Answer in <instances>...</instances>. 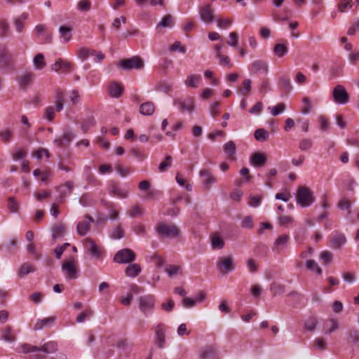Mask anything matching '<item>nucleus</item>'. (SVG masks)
Here are the masks:
<instances>
[{
  "instance_id": "f257e3e1",
  "label": "nucleus",
  "mask_w": 359,
  "mask_h": 359,
  "mask_svg": "<svg viewBox=\"0 0 359 359\" xmlns=\"http://www.w3.org/2000/svg\"><path fill=\"white\" fill-rule=\"evenodd\" d=\"M297 203L302 208L311 206L315 202V196L313 191L308 187L300 186L295 195Z\"/></svg>"
},
{
  "instance_id": "f03ea898",
  "label": "nucleus",
  "mask_w": 359,
  "mask_h": 359,
  "mask_svg": "<svg viewBox=\"0 0 359 359\" xmlns=\"http://www.w3.org/2000/svg\"><path fill=\"white\" fill-rule=\"evenodd\" d=\"M156 230L159 236L168 238H174L180 234V229L173 223L161 222Z\"/></svg>"
},
{
  "instance_id": "7ed1b4c3",
  "label": "nucleus",
  "mask_w": 359,
  "mask_h": 359,
  "mask_svg": "<svg viewBox=\"0 0 359 359\" xmlns=\"http://www.w3.org/2000/svg\"><path fill=\"white\" fill-rule=\"evenodd\" d=\"M332 98L337 104L344 105L348 102L349 95L341 85L336 86L332 91Z\"/></svg>"
},
{
  "instance_id": "20e7f679",
  "label": "nucleus",
  "mask_w": 359,
  "mask_h": 359,
  "mask_svg": "<svg viewBox=\"0 0 359 359\" xmlns=\"http://www.w3.org/2000/svg\"><path fill=\"white\" fill-rule=\"evenodd\" d=\"M155 306V299L153 295H145L139 298V309L146 316H150Z\"/></svg>"
},
{
  "instance_id": "39448f33",
  "label": "nucleus",
  "mask_w": 359,
  "mask_h": 359,
  "mask_svg": "<svg viewBox=\"0 0 359 359\" xmlns=\"http://www.w3.org/2000/svg\"><path fill=\"white\" fill-rule=\"evenodd\" d=\"M61 269L66 278L75 279L77 277L78 269L76 266V262L73 257L63 261Z\"/></svg>"
},
{
  "instance_id": "423d86ee",
  "label": "nucleus",
  "mask_w": 359,
  "mask_h": 359,
  "mask_svg": "<svg viewBox=\"0 0 359 359\" xmlns=\"http://www.w3.org/2000/svg\"><path fill=\"white\" fill-rule=\"evenodd\" d=\"M118 66L125 70L141 69L144 67V62L139 57L134 56L130 59L120 60Z\"/></svg>"
},
{
  "instance_id": "0eeeda50",
  "label": "nucleus",
  "mask_w": 359,
  "mask_h": 359,
  "mask_svg": "<svg viewBox=\"0 0 359 359\" xmlns=\"http://www.w3.org/2000/svg\"><path fill=\"white\" fill-rule=\"evenodd\" d=\"M135 254L129 248H124L118 251L114 257V261L118 264L129 263L135 259Z\"/></svg>"
},
{
  "instance_id": "6e6552de",
  "label": "nucleus",
  "mask_w": 359,
  "mask_h": 359,
  "mask_svg": "<svg viewBox=\"0 0 359 359\" xmlns=\"http://www.w3.org/2000/svg\"><path fill=\"white\" fill-rule=\"evenodd\" d=\"M174 105L181 111L192 113L195 110V101L192 97L177 99L174 101Z\"/></svg>"
},
{
  "instance_id": "1a4fd4ad",
  "label": "nucleus",
  "mask_w": 359,
  "mask_h": 359,
  "mask_svg": "<svg viewBox=\"0 0 359 359\" xmlns=\"http://www.w3.org/2000/svg\"><path fill=\"white\" fill-rule=\"evenodd\" d=\"M201 20L205 24H211L215 21V10L211 4H205L199 9Z\"/></svg>"
},
{
  "instance_id": "9d476101",
  "label": "nucleus",
  "mask_w": 359,
  "mask_h": 359,
  "mask_svg": "<svg viewBox=\"0 0 359 359\" xmlns=\"http://www.w3.org/2000/svg\"><path fill=\"white\" fill-rule=\"evenodd\" d=\"M85 248L86 250L94 257L100 258L103 254V248L95 244L90 238L85 240Z\"/></svg>"
},
{
  "instance_id": "9b49d317",
  "label": "nucleus",
  "mask_w": 359,
  "mask_h": 359,
  "mask_svg": "<svg viewBox=\"0 0 359 359\" xmlns=\"http://www.w3.org/2000/svg\"><path fill=\"white\" fill-rule=\"evenodd\" d=\"M155 342L159 348H163L165 343V325L158 323L155 327Z\"/></svg>"
},
{
  "instance_id": "f8f14e48",
  "label": "nucleus",
  "mask_w": 359,
  "mask_h": 359,
  "mask_svg": "<svg viewBox=\"0 0 359 359\" xmlns=\"http://www.w3.org/2000/svg\"><path fill=\"white\" fill-rule=\"evenodd\" d=\"M35 74L33 72L29 71L23 73L17 78V81L20 89H27L32 83Z\"/></svg>"
},
{
  "instance_id": "ddd939ff",
  "label": "nucleus",
  "mask_w": 359,
  "mask_h": 359,
  "mask_svg": "<svg viewBox=\"0 0 359 359\" xmlns=\"http://www.w3.org/2000/svg\"><path fill=\"white\" fill-rule=\"evenodd\" d=\"M94 222V219L91 216L86 215L85 219L79 222L77 224V233L81 236H85L90 230V224Z\"/></svg>"
},
{
  "instance_id": "4468645a",
  "label": "nucleus",
  "mask_w": 359,
  "mask_h": 359,
  "mask_svg": "<svg viewBox=\"0 0 359 359\" xmlns=\"http://www.w3.org/2000/svg\"><path fill=\"white\" fill-rule=\"evenodd\" d=\"M266 163V155L262 152H255L250 157V163L254 167H262Z\"/></svg>"
},
{
  "instance_id": "2eb2a0df",
  "label": "nucleus",
  "mask_w": 359,
  "mask_h": 359,
  "mask_svg": "<svg viewBox=\"0 0 359 359\" xmlns=\"http://www.w3.org/2000/svg\"><path fill=\"white\" fill-rule=\"evenodd\" d=\"M202 81V77L200 74H189L184 83L187 88L196 89L199 87Z\"/></svg>"
},
{
  "instance_id": "dca6fc26",
  "label": "nucleus",
  "mask_w": 359,
  "mask_h": 359,
  "mask_svg": "<svg viewBox=\"0 0 359 359\" xmlns=\"http://www.w3.org/2000/svg\"><path fill=\"white\" fill-rule=\"evenodd\" d=\"M250 71L253 73H263L267 74L268 65L267 63L263 60H255L250 65Z\"/></svg>"
},
{
  "instance_id": "f3484780",
  "label": "nucleus",
  "mask_w": 359,
  "mask_h": 359,
  "mask_svg": "<svg viewBox=\"0 0 359 359\" xmlns=\"http://www.w3.org/2000/svg\"><path fill=\"white\" fill-rule=\"evenodd\" d=\"M346 241V238L343 233H335L330 238L332 248L334 249L340 248Z\"/></svg>"
},
{
  "instance_id": "a211bd4d",
  "label": "nucleus",
  "mask_w": 359,
  "mask_h": 359,
  "mask_svg": "<svg viewBox=\"0 0 359 359\" xmlns=\"http://www.w3.org/2000/svg\"><path fill=\"white\" fill-rule=\"evenodd\" d=\"M36 271L34 265L30 262L22 264L18 271V276L20 278H24L25 276L34 273Z\"/></svg>"
},
{
  "instance_id": "6ab92c4d",
  "label": "nucleus",
  "mask_w": 359,
  "mask_h": 359,
  "mask_svg": "<svg viewBox=\"0 0 359 359\" xmlns=\"http://www.w3.org/2000/svg\"><path fill=\"white\" fill-rule=\"evenodd\" d=\"M108 93L110 97L118 98L123 93L122 86L116 82H111L108 86Z\"/></svg>"
},
{
  "instance_id": "aec40b11",
  "label": "nucleus",
  "mask_w": 359,
  "mask_h": 359,
  "mask_svg": "<svg viewBox=\"0 0 359 359\" xmlns=\"http://www.w3.org/2000/svg\"><path fill=\"white\" fill-rule=\"evenodd\" d=\"M55 318L53 316L45 318L43 319H38L34 326V330H39L43 327L51 326L54 324Z\"/></svg>"
},
{
  "instance_id": "412c9836",
  "label": "nucleus",
  "mask_w": 359,
  "mask_h": 359,
  "mask_svg": "<svg viewBox=\"0 0 359 359\" xmlns=\"http://www.w3.org/2000/svg\"><path fill=\"white\" fill-rule=\"evenodd\" d=\"M72 29L71 26L62 25L59 27V33L62 41L65 43H68L72 39Z\"/></svg>"
},
{
  "instance_id": "4be33fe9",
  "label": "nucleus",
  "mask_w": 359,
  "mask_h": 359,
  "mask_svg": "<svg viewBox=\"0 0 359 359\" xmlns=\"http://www.w3.org/2000/svg\"><path fill=\"white\" fill-rule=\"evenodd\" d=\"M224 151L227 155L228 158L230 160L235 159V154L236 151V144L233 141H229L223 146Z\"/></svg>"
},
{
  "instance_id": "5701e85b",
  "label": "nucleus",
  "mask_w": 359,
  "mask_h": 359,
  "mask_svg": "<svg viewBox=\"0 0 359 359\" xmlns=\"http://www.w3.org/2000/svg\"><path fill=\"white\" fill-rule=\"evenodd\" d=\"M289 239L290 236L286 234H283L278 237L274 242V250L276 251H280L283 250L285 248Z\"/></svg>"
},
{
  "instance_id": "b1692460",
  "label": "nucleus",
  "mask_w": 359,
  "mask_h": 359,
  "mask_svg": "<svg viewBox=\"0 0 359 359\" xmlns=\"http://www.w3.org/2000/svg\"><path fill=\"white\" fill-rule=\"evenodd\" d=\"M65 232V225L62 223H57L52 228V238L53 240H55L57 238L63 236Z\"/></svg>"
},
{
  "instance_id": "393cba45",
  "label": "nucleus",
  "mask_w": 359,
  "mask_h": 359,
  "mask_svg": "<svg viewBox=\"0 0 359 359\" xmlns=\"http://www.w3.org/2000/svg\"><path fill=\"white\" fill-rule=\"evenodd\" d=\"M154 111V104L151 102H144L140 107V112L144 116L152 115Z\"/></svg>"
},
{
  "instance_id": "a878e982",
  "label": "nucleus",
  "mask_w": 359,
  "mask_h": 359,
  "mask_svg": "<svg viewBox=\"0 0 359 359\" xmlns=\"http://www.w3.org/2000/svg\"><path fill=\"white\" fill-rule=\"evenodd\" d=\"M211 245L215 250H221L224 246V241L217 233H214L211 236Z\"/></svg>"
},
{
  "instance_id": "bb28decb",
  "label": "nucleus",
  "mask_w": 359,
  "mask_h": 359,
  "mask_svg": "<svg viewBox=\"0 0 359 359\" xmlns=\"http://www.w3.org/2000/svg\"><path fill=\"white\" fill-rule=\"evenodd\" d=\"M216 349L212 346H208L203 348L201 353L202 359H212L216 355Z\"/></svg>"
},
{
  "instance_id": "cd10ccee",
  "label": "nucleus",
  "mask_w": 359,
  "mask_h": 359,
  "mask_svg": "<svg viewBox=\"0 0 359 359\" xmlns=\"http://www.w3.org/2000/svg\"><path fill=\"white\" fill-rule=\"evenodd\" d=\"M54 99H55V109L57 111H62L64 107V102H65L64 93L60 90H57L55 94Z\"/></svg>"
},
{
  "instance_id": "c85d7f7f",
  "label": "nucleus",
  "mask_w": 359,
  "mask_h": 359,
  "mask_svg": "<svg viewBox=\"0 0 359 359\" xmlns=\"http://www.w3.org/2000/svg\"><path fill=\"white\" fill-rule=\"evenodd\" d=\"M141 271V267L138 264H129L126 269V274L129 277L134 278Z\"/></svg>"
},
{
  "instance_id": "c756f323",
  "label": "nucleus",
  "mask_w": 359,
  "mask_h": 359,
  "mask_svg": "<svg viewBox=\"0 0 359 359\" xmlns=\"http://www.w3.org/2000/svg\"><path fill=\"white\" fill-rule=\"evenodd\" d=\"M33 65L36 70H41L46 67V63L44 60L43 54L38 53L34 56L33 59Z\"/></svg>"
},
{
  "instance_id": "7c9ffc66",
  "label": "nucleus",
  "mask_w": 359,
  "mask_h": 359,
  "mask_svg": "<svg viewBox=\"0 0 359 359\" xmlns=\"http://www.w3.org/2000/svg\"><path fill=\"white\" fill-rule=\"evenodd\" d=\"M13 138V133L11 129L6 128L0 130V140L4 143H8Z\"/></svg>"
},
{
  "instance_id": "2f4dec72",
  "label": "nucleus",
  "mask_w": 359,
  "mask_h": 359,
  "mask_svg": "<svg viewBox=\"0 0 359 359\" xmlns=\"http://www.w3.org/2000/svg\"><path fill=\"white\" fill-rule=\"evenodd\" d=\"M288 52V47L287 45L283 43H277L275 45L273 48L274 54L278 57H282L285 55Z\"/></svg>"
},
{
  "instance_id": "473e14b6",
  "label": "nucleus",
  "mask_w": 359,
  "mask_h": 359,
  "mask_svg": "<svg viewBox=\"0 0 359 359\" xmlns=\"http://www.w3.org/2000/svg\"><path fill=\"white\" fill-rule=\"evenodd\" d=\"M269 137V132L264 128H259L255 131V138L259 142L266 141Z\"/></svg>"
},
{
  "instance_id": "72a5a7b5",
  "label": "nucleus",
  "mask_w": 359,
  "mask_h": 359,
  "mask_svg": "<svg viewBox=\"0 0 359 359\" xmlns=\"http://www.w3.org/2000/svg\"><path fill=\"white\" fill-rule=\"evenodd\" d=\"M352 0H341L338 3L337 11L340 13H344L351 9L353 7Z\"/></svg>"
},
{
  "instance_id": "f704fd0d",
  "label": "nucleus",
  "mask_w": 359,
  "mask_h": 359,
  "mask_svg": "<svg viewBox=\"0 0 359 359\" xmlns=\"http://www.w3.org/2000/svg\"><path fill=\"white\" fill-rule=\"evenodd\" d=\"M95 54V50L93 49L87 48H81L79 50L77 56L82 60H86L90 56H93Z\"/></svg>"
},
{
  "instance_id": "c9c22d12",
  "label": "nucleus",
  "mask_w": 359,
  "mask_h": 359,
  "mask_svg": "<svg viewBox=\"0 0 359 359\" xmlns=\"http://www.w3.org/2000/svg\"><path fill=\"white\" fill-rule=\"evenodd\" d=\"M1 339L7 342H13L15 340V337L12 333V329L10 326H6L4 329Z\"/></svg>"
},
{
  "instance_id": "e433bc0d",
  "label": "nucleus",
  "mask_w": 359,
  "mask_h": 359,
  "mask_svg": "<svg viewBox=\"0 0 359 359\" xmlns=\"http://www.w3.org/2000/svg\"><path fill=\"white\" fill-rule=\"evenodd\" d=\"M252 81L247 79L243 81L242 88L239 89V93L242 95H249L252 89Z\"/></svg>"
},
{
  "instance_id": "4c0bfd02",
  "label": "nucleus",
  "mask_w": 359,
  "mask_h": 359,
  "mask_svg": "<svg viewBox=\"0 0 359 359\" xmlns=\"http://www.w3.org/2000/svg\"><path fill=\"white\" fill-rule=\"evenodd\" d=\"M57 349V345L56 342L49 341L43 344V346L39 348V351H43L47 353H54Z\"/></svg>"
},
{
  "instance_id": "58836bf2",
  "label": "nucleus",
  "mask_w": 359,
  "mask_h": 359,
  "mask_svg": "<svg viewBox=\"0 0 359 359\" xmlns=\"http://www.w3.org/2000/svg\"><path fill=\"white\" fill-rule=\"evenodd\" d=\"M220 264L226 271H231L234 269L233 265V258L231 257L222 258Z\"/></svg>"
},
{
  "instance_id": "ea45409f",
  "label": "nucleus",
  "mask_w": 359,
  "mask_h": 359,
  "mask_svg": "<svg viewBox=\"0 0 359 359\" xmlns=\"http://www.w3.org/2000/svg\"><path fill=\"white\" fill-rule=\"evenodd\" d=\"M173 18L170 15H165L162 20L158 22V26L162 27H172L174 25Z\"/></svg>"
},
{
  "instance_id": "a19ab883",
  "label": "nucleus",
  "mask_w": 359,
  "mask_h": 359,
  "mask_svg": "<svg viewBox=\"0 0 359 359\" xmlns=\"http://www.w3.org/2000/svg\"><path fill=\"white\" fill-rule=\"evenodd\" d=\"M19 353H27L29 352L39 351V347L32 346L28 344H24L18 348Z\"/></svg>"
},
{
  "instance_id": "79ce46f5",
  "label": "nucleus",
  "mask_w": 359,
  "mask_h": 359,
  "mask_svg": "<svg viewBox=\"0 0 359 359\" xmlns=\"http://www.w3.org/2000/svg\"><path fill=\"white\" fill-rule=\"evenodd\" d=\"M270 290L273 296L280 295L285 292V287L283 285L273 283L270 285Z\"/></svg>"
},
{
  "instance_id": "37998d69",
  "label": "nucleus",
  "mask_w": 359,
  "mask_h": 359,
  "mask_svg": "<svg viewBox=\"0 0 359 359\" xmlns=\"http://www.w3.org/2000/svg\"><path fill=\"white\" fill-rule=\"evenodd\" d=\"M111 194L120 198H125L128 196V191L118 187H113L110 191Z\"/></svg>"
},
{
  "instance_id": "c03bdc74",
  "label": "nucleus",
  "mask_w": 359,
  "mask_h": 359,
  "mask_svg": "<svg viewBox=\"0 0 359 359\" xmlns=\"http://www.w3.org/2000/svg\"><path fill=\"white\" fill-rule=\"evenodd\" d=\"M313 141L310 138H303L299 141V148L302 151H307L312 147Z\"/></svg>"
},
{
  "instance_id": "a18cd8bd",
  "label": "nucleus",
  "mask_w": 359,
  "mask_h": 359,
  "mask_svg": "<svg viewBox=\"0 0 359 359\" xmlns=\"http://www.w3.org/2000/svg\"><path fill=\"white\" fill-rule=\"evenodd\" d=\"M172 165V158L170 156H167L163 161L158 165V171L161 172H165Z\"/></svg>"
},
{
  "instance_id": "49530a36",
  "label": "nucleus",
  "mask_w": 359,
  "mask_h": 359,
  "mask_svg": "<svg viewBox=\"0 0 359 359\" xmlns=\"http://www.w3.org/2000/svg\"><path fill=\"white\" fill-rule=\"evenodd\" d=\"M32 156L41 160L43 156H46V158H49V153L47 149L44 148H39L32 153Z\"/></svg>"
},
{
  "instance_id": "de8ad7c7",
  "label": "nucleus",
  "mask_w": 359,
  "mask_h": 359,
  "mask_svg": "<svg viewBox=\"0 0 359 359\" xmlns=\"http://www.w3.org/2000/svg\"><path fill=\"white\" fill-rule=\"evenodd\" d=\"M95 121L93 117H88L83 121L81 125V129L83 133H86L90 128L94 126Z\"/></svg>"
},
{
  "instance_id": "09e8293b",
  "label": "nucleus",
  "mask_w": 359,
  "mask_h": 359,
  "mask_svg": "<svg viewBox=\"0 0 359 359\" xmlns=\"http://www.w3.org/2000/svg\"><path fill=\"white\" fill-rule=\"evenodd\" d=\"M9 25L6 20H0V36H6L9 32Z\"/></svg>"
},
{
  "instance_id": "8fccbe9b",
  "label": "nucleus",
  "mask_w": 359,
  "mask_h": 359,
  "mask_svg": "<svg viewBox=\"0 0 359 359\" xmlns=\"http://www.w3.org/2000/svg\"><path fill=\"white\" fill-rule=\"evenodd\" d=\"M144 210L138 205H134L131 207L129 212V216L131 217H136L143 215Z\"/></svg>"
},
{
  "instance_id": "3c124183",
  "label": "nucleus",
  "mask_w": 359,
  "mask_h": 359,
  "mask_svg": "<svg viewBox=\"0 0 359 359\" xmlns=\"http://www.w3.org/2000/svg\"><path fill=\"white\" fill-rule=\"evenodd\" d=\"M130 152L136 159L140 161H144L147 157V154L136 148L131 149Z\"/></svg>"
},
{
  "instance_id": "603ef678",
  "label": "nucleus",
  "mask_w": 359,
  "mask_h": 359,
  "mask_svg": "<svg viewBox=\"0 0 359 359\" xmlns=\"http://www.w3.org/2000/svg\"><path fill=\"white\" fill-rule=\"evenodd\" d=\"M306 266L308 269L315 271L318 275L322 273V269L318 266L314 260H307Z\"/></svg>"
},
{
  "instance_id": "864d4df0",
  "label": "nucleus",
  "mask_w": 359,
  "mask_h": 359,
  "mask_svg": "<svg viewBox=\"0 0 359 359\" xmlns=\"http://www.w3.org/2000/svg\"><path fill=\"white\" fill-rule=\"evenodd\" d=\"M233 20L229 18H220L217 20V27L221 29H226L231 26Z\"/></svg>"
},
{
  "instance_id": "5fc2aeb1",
  "label": "nucleus",
  "mask_w": 359,
  "mask_h": 359,
  "mask_svg": "<svg viewBox=\"0 0 359 359\" xmlns=\"http://www.w3.org/2000/svg\"><path fill=\"white\" fill-rule=\"evenodd\" d=\"M27 251L28 253L34 256V259L39 260L41 258V254L36 252L35 245L34 243H30L27 245Z\"/></svg>"
},
{
  "instance_id": "6e6d98bb",
  "label": "nucleus",
  "mask_w": 359,
  "mask_h": 359,
  "mask_svg": "<svg viewBox=\"0 0 359 359\" xmlns=\"http://www.w3.org/2000/svg\"><path fill=\"white\" fill-rule=\"evenodd\" d=\"M303 107L302 109V113L303 114H308L311 111V100L309 97H304L302 99Z\"/></svg>"
},
{
  "instance_id": "4d7b16f0",
  "label": "nucleus",
  "mask_w": 359,
  "mask_h": 359,
  "mask_svg": "<svg viewBox=\"0 0 359 359\" xmlns=\"http://www.w3.org/2000/svg\"><path fill=\"white\" fill-rule=\"evenodd\" d=\"M348 336L353 343L359 344V330L358 329H351L348 332Z\"/></svg>"
},
{
  "instance_id": "13d9d810",
  "label": "nucleus",
  "mask_w": 359,
  "mask_h": 359,
  "mask_svg": "<svg viewBox=\"0 0 359 359\" xmlns=\"http://www.w3.org/2000/svg\"><path fill=\"white\" fill-rule=\"evenodd\" d=\"M91 3L88 0H81L76 6L78 10L81 11H87L90 8Z\"/></svg>"
},
{
  "instance_id": "bf43d9fd",
  "label": "nucleus",
  "mask_w": 359,
  "mask_h": 359,
  "mask_svg": "<svg viewBox=\"0 0 359 359\" xmlns=\"http://www.w3.org/2000/svg\"><path fill=\"white\" fill-rule=\"evenodd\" d=\"M318 123L320 126V129L323 131H326L329 128L330 122L327 118L324 116H320L318 117Z\"/></svg>"
},
{
  "instance_id": "052dcab7",
  "label": "nucleus",
  "mask_w": 359,
  "mask_h": 359,
  "mask_svg": "<svg viewBox=\"0 0 359 359\" xmlns=\"http://www.w3.org/2000/svg\"><path fill=\"white\" fill-rule=\"evenodd\" d=\"M217 57L219 60V64L223 66H228L229 67H232V64L231 63L230 58L224 55L221 53H218L217 55Z\"/></svg>"
},
{
  "instance_id": "680f3d73",
  "label": "nucleus",
  "mask_w": 359,
  "mask_h": 359,
  "mask_svg": "<svg viewBox=\"0 0 359 359\" xmlns=\"http://www.w3.org/2000/svg\"><path fill=\"white\" fill-rule=\"evenodd\" d=\"M279 83L285 90L289 91L292 89L290 80L287 77H285V76L280 77Z\"/></svg>"
},
{
  "instance_id": "e2e57ef3",
  "label": "nucleus",
  "mask_w": 359,
  "mask_h": 359,
  "mask_svg": "<svg viewBox=\"0 0 359 359\" xmlns=\"http://www.w3.org/2000/svg\"><path fill=\"white\" fill-rule=\"evenodd\" d=\"M269 109L271 110V113L273 116H277L284 111L285 104L283 103H279L275 107H269Z\"/></svg>"
},
{
  "instance_id": "0e129e2a",
  "label": "nucleus",
  "mask_w": 359,
  "mask_h": 359,
  "mask_svg": "<svg viewBox=\"0 0 359 359\" xmlns=\"http://www.w3.org/2000/svg\"><path fill=\"white\" fill-rule=\"evenodd\" d=\"M72 189L71 183L67 181L62 185L57 187L58 191L60 193V196L66 194L67 192H69Z\"/></svg>"
},
{
  "instance_id": "69168bd1",
  "label": "nucleus",
  "mask_w": 359,
  "mask_h": 359,
  "mask_svg": "<svg viewBox=\"0 0 359 359\" xmlns=\"http://www.w3.org/2000/svg\"><path fill=\"white\" fill-rule=\"evenodd\" d=\"M170 50L172 52L179 51L181 53H185L187 48L182 46L180 41L175 42L170 48Z\"/></svg>"
},
{
  "instance_id": "338daca9",
  "label": "nucleus",
  "mask_w": 359,
  "mask_h": 359,
  "mask_svg": "<svg viewBox=\"0 0 359 359\" xmlns=\"http://www.w3.org/2000/svg\"><path fill=\"white\" fill-rule=\"evenodd\" d=\"M181 268L179 266L176 265H169L166 269L165 271L167 272L169 277H172L178 273L180 271Z\"/></svg>"
},
{
  "instance_id": "774afa93",
  "label": "nucleus",
  "mask_w": 359,
  "mask_h": 359,
  "mask_svg": "<svg viewBox=\"0 0 359 359\" xmlns=\"http://www.w3.org/2000/svg\"><path fill=\"white\" fill-rule=\"evenodd\" d=\"M229 38L230 41L228 42V45L231 47H236L238 43V34L235 32H230Z\"/></svg>"
}]
</instances>
